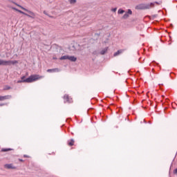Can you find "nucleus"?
Listing matches in <instances>:
<instances>
[{
	"label": "nucleus",
	"instance_id": "nucleus-1",
	"mask_svg": "<svg viewBox=\"0 0 177 177\" xmlns=\"http://www.w3.org/2000/svg\"><path fill=\"white\" fill-rule=\"evenodd\" d=\"M44 76H41L39 75H30L29 77H26V76H23L21 77V80L17 81V84H21V82H35V81H38L39 80H42Z\"/></svg>",
	"mask_w": 177,
	"mask_h": 177
},
{
	"label": "nucleus",
	"instance_id": "nucleus-2",
	"mask_svg": "<svg viewBox=\"0 0 177 177\" xmlns=\"http://www.w3.org/2000/svg\"><path fill=\"white\" fill-rule=\"evenodd\" d=\"M19 63L17 61H6L0 59V66H15Z\"/></svg>",
	"mask_w": 177,
	"mask_h": 177
},
{
	"label": "nucleus",
	"instance_id": "nucleus-3",
	"mask_svg": "<svg viewBox=\"0 0 177 177\" xmlns=\"http://www.w3.org/2000/svg\"><path fill=\"white\" fill-rule=\"evenodd\" d=\"M154 6V3H150L148 4H140L136 7L137 9H150Z\"/></svg>",
	"mask_w": 177,
	"mask_h": 177
},
{
	"label": "nucleus",
	"instance_id": "nucleus-4",
	"mask_svg": "<svg viewBox=\"0 0 177 177\" xmlns=\"http://www.w3.org/2000/svg\"><path fill=\"white\" fill-rule=\"evenodd\" d=\"M64 103H73V99L70 97L68 95L64 96Z\"/></svg>",
	"mask_w": 177,
	"mask_h": 177
},
{
	"label": "nucleus",
	"instance_id": "nucleus-5",
	"mask_svg": "<svg viewBox=\"0 0 177 177\" xmlns=\"http://www.w3.org/2000/svg\"><path fill=\"white\" fill-rule=\"evenodd\" d=\"M12 9L14 10H16V12H19V13H21V15H24L25 16H27L28 17H31V16L30 15H28V14H27V13H26V12H23V11H21V10H19V9L15 8V7H13Z\"/></svg>",
	"mask_w": 177,
	"mask_h": 177
},
{
	"label": "nucleus",
	"instance_id": "nucleus-6",
	"mask_svg": "<svg viewBox=\"0 0 177 177\" xmlns=\"http://www.w3.org/2000/svg\"><path fill=\"white\" fill-rule=\"evenodd\" d=\"M15 5H17V6H19V8H21V9H23V10H26V12H28V13H30V15H31V16H35V15L34 14V12L29 11L28 10L26 9L25 8H24L23 6L15 3Z\"/></svg>",
	"mask_w": 177,
	"mask_h": 177
},
{
	"label": "nucleus",
	"instance_id": "nucleus-7",
	"mask_svg": "<svg viewBox=\"0 0 177 177\" xmlns=\"http://www.w3.org/2000/svg\"><path fill=\"white\" fill-rule=\"evenodd\" d=\"M129 15H132V10L130 9L128 10V12H127L122 17V19H128L129 17Z\"/></svg>",
	"mask_w": 177,
	"mask_h": 177
},
{
	"label": "nucleus",
	"instance_id": "nucleus-8",
	"mask_svg": "<svg viewBox=\"0 0 177 177\" xmlns=\"http://www.w3.org/2000/svg\"><path fill=\"white\" fill-rule=\"evenodd\" d=\"M4 167L5 168H7V169H15L16 168L12 164H6Z\"/></svg>",
	"mask_w": 177,
	"mask_h": 177
},
{
	"label": "nucleus",
	"instance_id": "nucleus-9",
	"mask_svg": "<svg viewBox=\"0 0 177 177\" xmlns=\"http://www.w3.org/2000/svg\"><path fill=\"white\" fill-rule=\"evenodd\" d=\"M59 71L58 68L47 70V73H59Z\"/></svg>",
	"mask_w": 177,
	"mask_h": 177
},
{
	"label": "nucleus",
	"instance_id": "nucleus-10",
	"mask_svg": "<svg viewBox=\"0 0 177 177\" xmlns=\"http://www.w3.org/2000/svg\"><path fill=\"white\" fill-rule=\"evenodd\" d=\"M10 95L0 96V102L6 100V99H10Z\"/></svg>",
	"mask_w": 177,
	"mask_h": 177
},
{
	"label": "nucleus",
	"instance_id": "nucleus-11",
	"mask_svg": "<svg viewBox=\"0 0 177 177\" xmlns=\"http://www.w3.org/2000/svg\"><path fill=\"white\" fill-rule=\"evenodd\" d=\"M68 60H70V62H76L77 57H75V56L68 55Z\"/></svg>",
	"mask_w": 177,
	"mask_h": 177
},
{
	"label": "nucleus",
	"instance_id": "nucleus-12",
	"mask_svg": "<svg viewBox=\"0 0 177 177\" xmlns=\"http://www.w3.org/2000/svg\"><path fill=\"white\" fill-rule=\"evenodd\" d=\"M59 60H68V55H64L59 57Z\"/></svg>",
	"mask_w": 177,
	"mask_h": 177
},
{
	"label": "nucleus",
	"instance_id": "nucleus-13",
	"mask_svg": "<svg viewBox=\"0 0 177 177\" xmlns=\"http://www.w3.org/2000/svg\"><path fill=\"white\" fill-rule=\"evenodd\" d=\"M108 49H109L108 47H106V48L102 49V50H101V52H100V54H101V55H104V54L106 53V52H107Z\"/></svg>",
	"mask_w": 177,
	"mask_h": 177
},
{
	"label": "nucleus",
	"instance_id": "nucleus-14",
	"mask_svg": "<svg viewBox=\"0 0 177 177\" xmlns=\"http://www.w3.org/2000/svg\"><path fill=\"white\" fill-rule=\"evenodd\" d=\"M68 146H74V140H71L68 142Z\"/></svg>",
	"mask_w": 177,
	"mask_h": 177
},
{
	"label": "nucleus",
	"instance_id": "nucleus-15",
	"mask_svg": "<svg viewBox=\"0 0 177 177\" xmlns=\"http://www.w3.org/2000/svg\"><path fill=\"white\" fill-rule=\"evenodd\" d=\"M118 15H122L123 13H125V10L122 9H119L118 11Z\"/></svg>",
	"mask_w": 177,
	"mask_h": 177
},
{
	"label": "nucleus",
	"instance_id": "nucleus-16",
	"mask_svg": "<svg viewBox=\"0 0 177 177\" xmlns=\"http://www.w3.org/2000/svg\"><path fill=\"white\" fill-rule=\"evenodd\" d=\"M121 53V50H118L116 53H114L113 56H118Z\"/></svg>",
	"mask_w": 177,
	"mask_h": 177
},
{
	"label": "nucleus",
	"instance_id": "nucleus-17",
	"mask_svg": "<svg viewBox=\"0 0 177 177\" xmlns=\"http://www.w3.org/2000/svg\"><path fill=\"white\" fill-rule=\"evenodd\" d=\"M70 3L73 4V3H75V2H77V0H69Z\"/></svg>",
	"mask_w": 177,
	"mask_h": 177
},
{
	"label": "nucleus",
	"instance_id": "nucleus-18",
	"mask_svg": "<svg viewBox=\"0 0 177 177\" xmlns=\"http://www.w3.org/2000/svg\"><path fill=\"white\" fill-rule=\"evenodd\" d=\"M10 149H2L1 151H9Z\"/></svg>",
	"mask_w": 177,
	"mask_h": 177
},
{
	"label": "nucleus",
	"instance_id": "nucleus-19",
	"mask_svg": "<svg viewBox=\"0 0 177 177\" xmlns=\"http://www.w3.org/2000/svg\"><path fill=\"white\" fill-rule=\"evenodd\" d=\"M4 89L6 91H8V90L10 89V86H6V88Z\"/></svg>",
	"mask_w": 177,
	"mask_h": 177
},
{
	"label": "nucleus",
	"instance_id": "nucleus-20",
	"mask_svg": "<svg viewBox=\"0 0 177 177\" xmlns=\"http://www.w3.org/2000/svg\"><path fill=\"white\" fill-rule=\"evenodd\" d=\"M112 12H117V8H113Z\"/></svg>",
	"mask_w": 177,
	"mask_h": 177
},
{
	"label": "nucleus",
	"instance_id": "nucleus-21",
	"mask_svg": "<svg viewBox=\"0 0 177 177\" xmlns=\"http://www.w3.org/2000/svg\"><path fill=\"white\" fill-rule=\"evenodd\" d=\"M53 60H57V57H53Z\"/></svg>",
	"mask_w": 177,
	"mask_h": 177
},
{
	"label": "nucleus",
	"instance_id": "nucleus-22",
	"mask_svg": "<svg viewBox=\"0 0 177 177\" xmlns=\"http://www.w3.org/2000/svg\"><path fill=\"white\" fill-rule=\"evenodd\" d=\"M24 157L27 158L28 156L27 155H24Z\"/></svg>",
	"mask_w": 177,
	"mask_h": 177
},
{
	"label": "nucleus",
	"instance_id": "nucleus-23",
	"mask_svg": "<svg viewBox=\"0 0 177 177\" xmlns=\"http://www.w3.org/2000/svg\"><path fill=\"white\" fill-rule=\"evenodd\" d=\"M0 106H3V104H0Z\"/></svg>",
	"mask_w": 177,
	"mask_h": 177
}]
</instances>
